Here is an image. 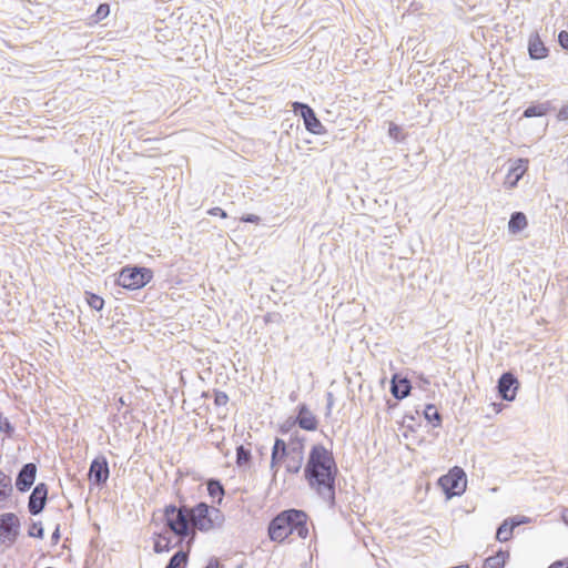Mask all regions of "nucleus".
Masks as SVG:
<instances>
[{
    "label": "nucleus",
    "mask_w": 568,
    "mask_h": 568,
    "mask_svg": "<svg viewBox=\"0 0 568 568\" xmlns=\"http://www.w3.org/2000/svg\"><path fill=\"white\" fill-rule=\"evenodd\" d=\"M189 552H190V549L186 548V550L184 549H180L178 550L170 559H169V562L166 564V568H185L186 565H187V560H189Z\"/></svg>",
    "instance_id": "nucleus-20"
},
{
    "label": "nucleus",
    "mask_w": 568,
    "mask_h": 568,
    "mask_svg": "<svg viewBox=\"0 0 568 568\" xmlns=\"http://www.w3.org/2000/svg\"><path fill=\"white\" fill-rule=\"evenodd\" d=\"M508 558V551L499 550L496 555L489 556L485 559L484 568H504Z\"/></svg>",
    "instance_id": "nucleus-21"
},
{
    "label": "nucleus",
    "mask_w": 568,
    "mask_h": 568,
    "mask_svg": "<svg viewBox=\"0 0 568 568\" xmlns=\"http://www.w3.org/2000/svg\"><path fill=\"white\" fill-rule=\"evenodd\" d=\"M20 532V520L13 513L0 515V542L12 545Z\"/></svg>",
    "instance_id": "nucleus-7"
},
{
    "label": "nucleus",
    "mask_w": 568,
    "mask_h": 568,
    "mask_svg": "<svg viewBox=\"0 0 568 568\" xmlns=\"http://www.w3.org/2000/svg\"><path fill=\"white\" fill-rule=\"evenodd\" d=\"M12 479L0 469V501L8 499L12 494Z\"/></svg>",
    "instance_id": "nucleus-23"
},
{
    "label": "nucleus",
    "mask_w": 568,
    "mask_h": 568,
    "mask_svg": "<svg viewBox=\"0 0 568 568\" xmlns=\"http://www.w3.org/2000/svg\"><path fill=\"white\" fill-rule=\"evenodd\" d=\"M61 538L60 526L58 525L51 535V541L53 545L58 544Z\"/></svg>",
    "instance_id": "nucleus-45"
},
{
    "label": "nucleus",
    "mask_w": 568,
    "mask_h": 568,
    "mask_svg": "<svg viewBox=\"0 0 568 568\" xmlns=\"http://www.w3.org/2000/svg\"><path fill=\"white\" fill-rule=\"evenodd\" d=\"M295 422L297 426L307 432H315L318 428V419L311 412L310 407L305 403H301L295 408Z\"/></svg>",
    "instance_id": "nucleus-14"
},
{
    "label": "nucleus",
    "mask_w": 568,
    "mask_h": 568,
    "mask_svg": "<svg viewBox=\"0 0 568 568\" xmlns=\"http://www.w3.org/2000/svg\"><path fill=\"white\" fill-rule=\"evenodd\" d=\"M38 467L34 463L24 464L17 474L16 488L20 493H27L33 486Z\"/></svg>",
    "instance_id": "nucleus-13"
},
{
    "label": "nucleus",
    "mask_w": 568,
    "mask_h": 568,
    "mask_svg": "<svg viewBox=\"0 0 568 568\" xmlns=\"http://www.w3.org/2000/svg\"><path fill=\"white\" fill-rule=\"evenodd\" d=\"M412 389V384L408 378L399 377L395 374L390 381V393L396 399L406 398Z\"/></svg>",
    "instance_id": "nucleus-16"
},
{
    "label": "nucleus",
    "mask_w": 568,
    "mask_h": 568,
    "mask_svg": "<svg viewBox=\"0 0 568 568\" xmlns=\"http://www.w3.org/2000/svg\"><path fill=\"white\" fill-rule=\"evenodd\" d=\"M424 417L427 422L432 423L434 427L442 425V416L434 404H427L424 409Z\"/></svg>",
    "instance_id": "nucleus-27"
},
{
    "label": "nucleus",
    "mask_w": 568,
    "mask_h": 568,
    "mask_svg": "<svg viewBox=\"0 0 568 568\" xmlns=\"http://www.w3.org/2000/svg\"><path fill=\"white\" fill-rule=\"evenodd\" d=\"M174 547V544L171 542V539L168 536L159 535L158 539L154 541L153 549L156 554H161L168 552Z\"/></svg>",
    "instance_id": "nucleus-28"
},
{
    "label": "nucleus",
    "mask_w": 568,
    "mask_h": 568,
    "mask_svg": "<svg viewBox=\"0 0 568 568\" xmlns=\"http://www.w3.org/2000/svg\"><path fill=\"white\" fill-rule=\"evenodd\" d=\"M293 112L303 119L305 129L316 135L326 133L325 126L316 116L315 111L306 103L295 101L292 103Z\"/></svg>",
    "instance_id": "nucleus-6"
},
{
    "label": "nucleus",
    "mask_w": 568,
    "mask_h": 568,
    "mask_svg": "<svg viewBox=\"0 0 568 568\" xmlns=\"http://www.w3.org/2000/svg\"><path fill=\"white\" fill-rule=\"evenodd\" d=\"M286 464H285V470L288 474H298L303 467L304 457L303 456H295V455H287L285 457Z\"/></svg>",
    "instance_id": "nucleus-24"
},
{
    "label": "nucleus",
    "mask_w": 568,
    "mask_h": 568,
    "mask_svg": "<svg viewBox=\"0 0 568 568\" xmlns=\"http://www.w3.org/2000/svg\"><path fill=\"white\" fill-rule=\"evenodd\" d=\"M272 453L286 457L288 455V440L286 442L276 437L272 447Z\"/></svg>",
    "instance_id": "nucleus-30"
},
{
    "label": "nucleus",
    "mask_w": 568,
    "mask_h": 568,
    "mask_svg": "<svg viewBox=\"0 0 568 568\" xmlns=\"http://www.w3.org/2000/svg\"><path fill=\"white\" fill-rule=\"evenodd\" d=\"M564 523L568 526V508H565L561 514Z\"/></svg>",
    "instance_id": "nucleus-48"
},
{
    "label": "nucleus",
    "mask_w": 568,
    "mask_h": 568,
    "mask_svg": "<svg viewBox=\"0 0 568 568\" xmlns=\"http://www.w3.org/2000/svg\"><path fill=\"white\" fill-rule=\"evenodd\" d=\"M558 43L564 50L568 51V31L561 30L558 33Z\"/></svg>",
    "instance_id": "nucleus-40"
},
{
    "label": "nucleus",
    "mask_w": 568,
    "mask_h": 568,
    "mask_svg": "<svg viewBox=\"0 0 568 568\" xmlns=\"http://www.w3.org/2000/svg\"><path fill=\"white\" fill-rule=\"evenodd\" d=\"M326 415H329L334 406V395L331 392L326 393Z\"/></svg>",
    "instance_id": "nucleus-42"
},
{
    "label": "nucleus",
    "mask_w": 568,
    "mask_h": 568,
    "mask_svg": "<svg viewBox=\"0 0 568 568\" xmlns=\"http://www.w3.org/2000/svg\"><path fill=\"white\" fill-rule=\"evenodd\" d=\"M297 426V422H295V416H290L286 420H284L280 425V433L283 435L294 433V428Z\"/></svg>",
    "instance_id": "nucleus-32"
},
{
    "label": "nucleus",
    "mask_w": 568,
    "mask_h": 568,
    "mask_svg": "<svg viewBox=\"0 0 568 568\" xmlns=\"http://www.w3.org/2000/svg\"><path fill=\"white\" fill-rule=\"evenodd\" d=\"M519 382L517 377L510 373H503L497 381V390L501 399L513 402L516 398Z\"/></svg>",
    "instance_id": "nucleus-9"
},
{
    "label": "nucleus",
    "mask_w": 568,
    "mask_h": 568,
    "mask_svg": "<svg viewBox=\"0 0 568 568\" xmlns=\"http://www.w3.org/2000/svg\"><path fill=\"white\" fill-rule=\"evenodd\" d=\"M557 118L559 121H566L568 120V104H565L560 108Z\"/></svg>",
    "instance_id": "nucleus-44"
},
{
    "label": "nucleus",
    "mask_w": 568,
    "mask_h": 568,
    "mask_svg": "<svg viewBox=\"0 0 568 568\" xmlns=\"http://www.w3.org/2000/svg\"><path fill=\"white\" fill-rule=\"evenodd\" d=\"M0 433H4L8 437L14 434V426L2 414H0Z\"/></svg>",
    "instance_id": "nucleus-35"
},
{
    "label": "nucleus",
    "mask_w": 568,
    "mask_h": 568,
    "mask_svg": "<svg viewBox=\"0 0 568 568\" xmlns=\"http://www.w3.org/2000/svg\"><path fill=\"white\" fill-rule=\"evenodd\" d=\"M549 50L540 39L538 32L529 36L528 54L531 60H541L548 57Z\"/></svg>",
    "instance_id": "nucleus-15"
},
{
    "label": "nucleus",
    "mask_w": 568,
    "mask_h": 568,
    "mask_svg": "<svg viewBox=\"0 0 568 568\" xmlns=\"http://www.w3.org/2000/svg\"><path fill=\"white\" fill-rule=\"evenodd\" d=\"M528 169L527 159H518L515 164L510 168L509 174L515 176L513 185H515L525 174Z\"/></svg>",
    "instance_id": "nucleus-26"
},
{
    "label": "nucleus",
    "mask_w": 568,
    "mask_h": 568,
    "mask_svg": "<svg viewBox=\"0 0 568 568\" xmlns=\"http://www.w3.org/2000/svg\"><path fill=\"white\" fill-rule=\"evenodd\" d=\"M206 489H207L209 496L212 497L213 499L217 498L215 503L217 505H221L223 497L225 495V489H224L221 480H219L216 478H210L206 481Z\"/></svg>",
    "instance_id": "nucleus-18"
},
{
    "label": "nucleus",
    "mask_w": 568,
    "mask_h": 568,
    "mask_svg": "<svg viewBox=\"0 0 568 568\" xmlns=\"http://www.w3.org/2000/svg\"><path fill=\"white\" fill-rule=\"evenodd\" d=\"M28 535L32 538L42 539L44 536V529L41 521H33L29 527Z\"/></svg>",
    "instance_id": "nucleus-34"
},
{
    "label": "nucleus",
    "mask_w": 568,
    "mask_h": 568,
    "mask_svg": "<svg viewBox=\"0 0 568 568\" xmlns=\"http://www.w3.org/2000/svg\"><path fill=\"white\" fill-rule=\"evenodd\" d=\"M225 516L217 507L211 506L204 501L190 507L191 528L201 532H209L221 529L224 525Z\"/></svg>",
    "instance_id": "nucleus-3"
},
{
    "label": "nucleus",
    "mask_w": 568,
    "mask_h": 568,
    "mask_svg": "<svg viewBox=\"0 0 568 568\" xmlns=\"http://www.w3.org/2000/svg\"><path fill=\"white\" fill-rule=\"evenodd\" d=\"M514 527L511 526L510 520L505 519L497 528L496 539L500 542H505L511 538Z\"/></svg>",
    "instance_id": "nucleus-25"
},
{
    "label": "nucleus",
    "mask_w": 568,
    "mask_h": 568,
    "mask_svg": "<svg viewBox=\"0 0 568 568\" xmlns=\"http://www.w3.org/2000/svg\"><path fill=\"white\" fill-rule=\"evenodd\" d=\"M305 443L306 437L294 430L288 438V455L304 457Z\"/></svg>",
    "instance_id": "nucleus-17"
},
{
    "label": "nucleus",
    "mask_w": 568,
    "mask_h": 568,
    "mask_svg": "<svg viewBox=\"0 0 568 568\" xmlns=\"http://www.w3.org/2000/svg\"><path fill=\"white\" fill-rule=\"evenodd\" d=\"M550 110L549 102L531 104L527 106L523 113L524 118L544 116Z\"/></svg>",
    "instance_id": "nucleus-22"
},
{
    "label": "nucleus",
    "mask_w": 568,
    "mask_h": 568,
    "mask_svg": "<svg viewBox=\"0 0 568 568\" xmlns=\"http://www.w3.org/2000/svg\"><path fill=\"white\" fill-rule=\"evenodd\" d=\"M548 568H568V559L557 560L551 564Z\"/></svg>",
    "instance_id": "nucleus-46"
},
{
    "label": "nucleus",
    "mask_w": 568,
    "mask_h": 568,
    "mask_svg": "<svg viewBox=\"0 0 568 568\" xmlns=\"http://www.w3.org/2000/svg\"><path fill=\"white\" fill-rule=\"evenodd\" d=\"M400 133H402L400 126H398L395 123H390L389 124L388 134H389L390 138H393L396 141H399L402 139L400 138Z\"/></svg>",
    "instance_id": "nucleus-39"
},
{
    "label": "nucleus",
    "mask_w": 568,
    "mask_h": 568,
    "mask_svg": "<svg viewBox=\"0 0 568 568\" xmlns=\"http://www.w3.org/2000/svg\"><path fill=\"white\" fill-rule=\"evenodd\" d=\"M267 530L270 539L276 542H282L292 535V527L288 526L284 510L270 521Z\"/></svg>",
    "instance_id": "nucleus-8"
},
{
    "label": "nucleus",
    "mask_w": 568,
    "mask_h": 568,
    "mask_svg": "<svg viewBox=\"0 0 568 568\" xmlns=\"http://www.w3.org/2000/svg\"><path fill=\"white\" fill-rule=\"evenodd\" d=\"M110 13V6L108 3H101L93 14L94 21L99 22L105 19Z\"/></svg>",
    "instance_id": "nucleus-36"
},
{
    "label": "nucleus",
    "mask_w": 568,
    "mask_h": 568,
    "mask_svg": "<svg viewBox=\"0 0 568 568\" xmlns=\"http://www.w3.org/2000/svg\"><path fill=\"white\" fill-rule=\"evenodd\" d=\"M89 479L95 486H102L106 483L110 476V468L108 459L104 456L95 457L89 468Z\"/></svg>",
    "instance_id": "nucleus-10"
},
{
    "label": "nucleus",
    "mask_w": 568,
    "mask_h": 568,
    "mask_svg": "<svg viewBox=\"0 0 568 568\" xmlns=\"http://www.w3.org/2000/svg\"><path fill=\"white\" fill-rule=\"evenodd\" d=\"M285 460V456H281V455H277V454H273L271 453V463H270V468L273 473V476H272V480H275L276 479V475L278 473V467H280V464Z\"/></svg>",
    "instance_id": "nucleus-33"
},
{
    "label": "nucleus",
    "mask_w": 568,
    "mask_h": 568,
    "mask_svg": "<svg viewBox=\"0 0 568 568\" xmlns=\"http://www.w3.org/2000/svg\"><path fill=\"white\" fill-rule=\"evenodd\" d=\"M49 487L45 483H39L33 488L28 500V510L32 516L41 514L47 505Z\"/></svg>",
    "instance_id": "nucleus-11"
},
{
    "label": "nucleus",
    "mask_w": 568,
    "mask_h": 568,
    "mask_svg": "<svg viewBox=\"0 0 568 568\" xmlns=\"http://www.w3.org/2000/svg\"><path fill=\"white\" fill-rule=\"evenodd\" d=\"M207 214H210L212 216H220L222 219H226L227 217V213L223 209H221L219 206L210 209L207 211Z\"/></svg>",
    "instance_id": "nucleus-41"
},
{
    "label": "nucleus",
    "mask_w": 568,
    "mask_h": 568,
    "mask_svg": "<svg viewBox=\"0 0 568 568\" xmlns=\"http://www.w3.org/2000/svg\"><path fill=\"white\" fill-rule=\"evenodd\" d=\"M285 518H287L288 526L292 527V534H296L300 538H306L308 535L307 515L300 509L284 510Z\"/></svg>",
    "instance_id": "nucleus-12"
},
{
    "label": "nucleus",
    "mask_w": 568,
    "mask_h": 568,
    "mask_svg": "<svg viewBox=\"0 0 568 568\" xmlns=\"http://www.w3.org/2000/svg\"><path fill=\"white\" fill-rule=\"evenodd\" d=\"M163 516L165 528L178 538L174 546H181L185 542L186 548L191 549L195 540L196 532L191 528L190 507H178L170 504L164 507Z\"/></svg>",
    "instance_id": "nucleus-2"
},
{
    "label": "nucleus",
    "mask_w": 568,
    "mask_h": 568,
    "mask_svg": "<svg viewBox=\"0 0 568 568\" xmlns=\"http://www.w3.org/2000/svg\"><path fill=\"white\" fill-rule=\"evenodd\" d=\"M508 519L510 520L511 526L514 528H516V527H518L520 525L530 523V518L529 517L520 516V515L509 517Z\"/></svg>",
    "instance_id": "nucleus-38"
},
{
    "label": "nucleus",
    "mask_w": 568,
    "mask_h": 568,
    "mask_svg": "<svg viewBox=\"0 0 568 568\" xmlns=\"http://www.w3.org/2000/svg\"><path fill=\"white\" fill-rule=\"evenodd\" d=\"M437 484L445 494L446 499L460 496L465 493L467 486L466 473L463 468L455 466L447 474L440 476Z\"/></svg>",
    "instance_id": "nucleus-4"
},
{
    "label": "nucleus",
    "mask_w": 568,
    "mask_h": 568,
    "mask_svg": "<svg viewBox=\"0 0 568 568\" xmlns=\"http://www.w3.org/2000/svg\"><path fill=\"white\" fill-rule=\"evenodd\" d=\"M229 403V396L225 392L214 390V404L216 406H225Z\"/></svg>",
    "instance_id": "nucleus-37"
},
{
    "label": "nucleus",
    "mask_w": 568,
    "mask_h": 568,
    "mask_svg": "<svg viewBox=\"0 0 568 568\" xmlns=\"http://www.w3.org/2000/svg\"><path fill=\"white\" fill-rule=\"evenodd\" d=\"M527 226V217L523 212H514L508 222V231L513 234L521 232Z\"/></svg>",
    "instance_id": "nucleus-19"
},
{
    "label": "nucleus",
    "mask_w": 568,
    "mask_h": 568,
    "mask_svg": "<svg viewBox=\"0 0 568 568\" xmlns=\"http://www.w3.org/2000/svg\"><path fill=\"white\" fill-rule=\"evenodd\" d=\"M251 450L246 448L244 445H240L236 447V465L239 467L248 466L251 463Z\"/></svg>",
    "instance_id": "nucleus-29"
},
{
    "label": "nucleus",
    "mask_w": 568,
    "mask_h": 568,
    "mask_svg": "<svg viewBox=\"0 0 568 568\" xmlns=\"http://www.w3.org/2000/svg\"><path fill=\"white\" fill-rule=\"evenodd\" d=\"M338 473L333 453L322 444L313 445L304 467V477L312 490L335 506V480Z\"/></svg>",
    "instance_id": "nucleus-1"
},
{
    "label": "nucleus",
    "mask_w": 568,
    "mask_h": 568,
    "mask_svg": "<svg viewBox=\"0 0 568 568\" xmlns=\"http://www.w3.org/2000/svg\"><path fill=\"white\" fill-rule=\"evenodd\" d=\"M153 277L150 268L142 266H125L121 270L118 284L126 290H139L144 287Z\"/></svg>",
    "instance_id": "nucleus-5"
},
{
    "label": "nucleus",
    "mask_w": 568,
    "mask_h": 568,
    "mask_svg": "<svg viewBox=\"0 0 568 568\" xmlns=\"http://www.w3.org/2000/svg\"><path fill=\"white\" fill-rule=\"evenodd\" d=\"M260 216L255 215V214H246V215H243L241 217V221L242 222H245V223H258L260 222Z\"/></svg>",
    "instance_id": "nucleus-43"
},
{
    "label": "nucleus",
    "mask_w": 568,
    "mask_h": 568,
    "mask_svg": "<svg viewBox=\"0 0 568 568\" xmlns=\"http://www.w3.org/2000/svg\"><path fill=\"white\" fill-rule=\"evenodd\" d=\"M87 302L95 311H101L104 306V300L94 293H87Z\"/></svg>",
    "instance_id": "nucleus-31"
},
{
    "label": "nucleus",
    "mask_w": 568,
    "mask_h": 568,
    "mask_svg": "<svg viewBox=\"0 0 568 568\" xmlns=\"http://www.w3.org/2000/svg\"><path fill=\"white\" fill-rule=\"evenodd\" d=\"M203 568H223L217 558L212 557Z\"/></svg>",
    "instance_id": "nucleus-47"
}]
</instances>
